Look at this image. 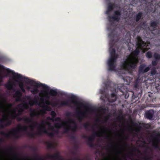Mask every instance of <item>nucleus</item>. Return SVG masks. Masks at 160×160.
<instances>
[{
  "label": "nucleus",
  "mask_w": 160,
  "mask_h": 160,
  "mask_svg": "<svg viewBox=\"0 0 160 160\" xmlns=\"http://www.w3.org/2000/svg\"><path fill=\"white\" fill-rule=\"evenodd\" d=\"M72 115V113L70 112H68L66 114V116L67 117H70Z\"/></svg>",
  "instance_id": "obj_43"
},
{
  "label": "nucleus",
  "mask_w": 160,
  "mask_h": 160,
  "mask_svg": "<svg viewBox=\"0 0 160 160\" xmlns=\"http://www.w3.org/2000/svg\"><path fill=\"white\" fill-rule=\"evenodd\" d=\"M105 138L106 139L110 140L111 141H112V140L111 139L110 136L108 135L106 136L105 137Z\"/></svg>",
  "instance_id": "obj_46"
},
{
  "label": "nucleus",
  "mask_w": 160,
  "mask_h": 160,
  "mask_svg": "<svg viewBox=\"0 0 160 160\" xmlns=\"http://www.w3.org/2000/svg\"><path fill=\"white\" fill-rule=\"evenodd\" d=\"M74 148L75 149H78V146L77 145V144H76L75 145V146H74Z\"/></svg>",
  "instance_id": "obj_57"
},
{
  "label": "nucleus",
  "mask_w": 160,
  "mask_h": 160,
  "mask_svg": "<svg viewBox=\"0 0 160 160\" xmlns=\"http://www.w3.org/2000/svg\"><path fill=\"white\" fill-rule=\"evenodd\" d=\"M139 28L138 27H136V28H135V30H136L138 29H139Z\"/></svg>",
  "instance_id": "obj_62"
},
{
  "label": "nucleus",
  "mask_w": 160,
  "mask_h": 160,
  "mask_svg": "<svg viewBox=\"0 0 160 160\" xmlns=\"http://www.w3.org/2000/svg\"><path fill=\"white\" fill-rule=\"evenodd\" d=\"M68 121L70 123L74 125V126L71 128L72 131L73 132H76L77 129V125L76 122L71 119H69Z\"/></svg>",
  "instance_id": "obj_20"
},
{
  "label": "nucleus",
  "mask_w": 160,
  "mask_h": 160,
  "mask_svg": "<svg viewBox=\"0 0 160 160\" xmlns=\"http://www.w3.org/2000/svg\"><path fill=\"white\" fill-rule=\"evenodd\" d=\"M122 79L124 82H127V84H129L131 80V78L129 77H123Z\"/></svg>",
  "instance_id": "obj_27"
},
{
  "label": "nucleus",
  "mask_w": 160,
  "mask_h": 160,
  "mask_svg": "<svg viewBox=\"0 0 160 160\" xmlns=\"http://www.w3.org/2000/svg\"><path fill=\"white\" fill-rule=\"evenodd\" d=\"M152 53L151 51H148L146 53V56L148 58H150L152 57Z\"/></svg>",
  "instance_id": "obj_33"
},
{
  "label": "nucleus",
  "mask_w": 160,
  "mask_h": 160,
  "mask_svg": "<svg viewBox=\"0 0 160 160\" xmlns=\"http://www.w3.org/2000/svg\"><path fill=\"white\" fill-rule=\"evenodd\" d=\"M45 125H48L50 126L51 125L50 123L47 121H42L39 129L38 134L41 135L42 133H46L49 136L53 138L54 136V134H58L59 131L58 130H54L53 129L54 127H52V130L53 131V132H49L46 129Z\"/></svg>",
  "instance_id": "obj_6"
},
{
  "label": "nucleus",
  "mask_w": 160,
  "mask_h": 160,
  "mask_svg": "<svg viewBox=\"0 0 160 160\" xmlns=\"http://www.w3.org/2000/svg\"><path fill=\"white\" fill-rule=\"evenodd\" d=\"M3 118H5L6 119L5 122H6V125L7 126L10 125L12 124V121L11 120H9L7 117Z\"/></svg>",
  "instance_id": "obj_31"
},
{
  "label": "nucleus",
  "mask_w": 160,
  "mask_h": 160,
  "mask_svg": "<svg viewBox=\"0 0 160 160\" xmlns=\"http://www.w3.org/2000/svg\"><path fill=\"white\" fill-rule=\"evenodd\" d=\"M134 86L136 88H138V83H136L134 85Z\"/></svg>",
  "instance_id": "obj_55"
},
{
  "label": "nucleus",
  "mask_w": 160,
  "mask_h": 160,
  "mask_svg": "<svg viewBox=\"0 0 160 160\" xmlns=\"http://www.w3.org/2000/svg\"><path fill=\"white\" fill-rule=\"evenodd\" d=\"M28 127L27 126H22L21 125H18V128L13 129L12 131L8 133H5L3 131H0V134L4 135L5 137L9 138L11 134L13 137L16 139H18L21 137V136L17 133L20 130L23 132H26L27 131Z\"/></svg>",
  "instance_id": "obj_5"
},
{
  "label": "nucleus",
  "mask_w": 160,
  "mask_h": 160,
  "mask_svg": "<svg viewBox=\"0 0 160 160\" xmlns=\"http://www.w3.org/2000/svg\"><path fill=\"white\" fill-rule=\"evenodd\" d=\"M13 85V82H9L6 84L5 87L8 89L11 90L12 89Z\"/></svg>",
  "instance_id": "obj_23"
},
{
  "label": "nucleus",
  "mask_w": 160,
  "mask_h": 160,
  "mask_svg": "<svg viewBox=\"0 0 160 160\" xmlns=\"http://www.w3.org/2000/svg\"><path fill=\"white\" fill-rule=\"evenodd\" d=\"M66 122L64 123H56L54 126L55 127L57 128H60L61 127H63L65 126Z\"/></svg>",
  "instance_id": "obj_28"
},
{
  "label": "nucleus",
  "mask_w": 160,
  "mask_h": 160,
  "mask_svg": "<svg viewBox=\"0 0 160 160\" xmlns=\"http://www.w3.org/2000/svg\"><path fill=\"white\" fill-rule=\"evenodd\" d=\"M87 113L86 112L79 111L76 112L77 117L79 121H81L86 117Z\"/></svg>",
  "instance_id": "obj_13"
},
{
  "label": "nucleus",
  "mask_w": 160,
  "mask_h": 160,
  "mask_svg": "<svg viewBox=\"0 0 160 160\" xmlns=\"http://www.w3.org/2000/svg\"><path fill=\"white\" fill-rule=\"evenodd\" d=\"M154 112L152 110H150L145 113V116L146 118L149 120H152L154 116Z\"/></svg>",
  "instance_id": "obj_15"
},
{
  "label": "nucleus",
  "mask_w": 160,
  "mask_h": 160,
  "mask_svg": "<svg viewBox=\"0 0 160 160\" xmlns=\"http://www.w3.org/2000/svg\"><path fill=\"white\" fill-rule=\"evenodd\" d=\"M118 153H119V154H121V153H122V151H119V152H118Z\"/></svg>",
  "instance_id": "obj_61"
},
{
  "label": "nucleus",
  "mask_w": 160,
  "mask_h": 160,
  "mask_svg": "<svg viewBox=\"0 0 160 160\" xmlns=\"http://www.w3.org/2000/svg\"><path fill=\"white\" fill-rule=\"evenodd\" d=\"M144 159H145V160L147 159V160H151V158L148 157H145L144 158Z\"/></svg>",
  "instance_id": "obj_53"
},
{
  "label": "nucleus",
  "mask_w": 160,
  "mask_h": 160,
  "mask_svg": "<svg viewBox=\"0 0 160 160\" xmlns=\"http://www.w3.org/2000/svg\"><path fill=\"white\" fill-rule=\"evenodd\" d=\"M100 93L102 94H104L105 93V91L104 89L100 90Z\"/></svg>",
  "instance_id": "obj_51"
},
{
  "label": "nucleus",
  "mask_w": 160,
  "mask_h": 160,
  "mask_svg": "<svg viewBox=\"0 0 160 160\" xmlns=\"http://www.w3.org/2000/svg\"><path fill=\"white\" fill-rule=\"evenodd\" d=\"M131 2L134 7L143 6L149 12H154L160 5V0H132Z\"/></svg>",
  "instance_id": "obj_4"
},
{
  "label": "nucleus",
  "mask_w": 160,
  "mask_h": 160,
  "mask_svg": "<svg viewBox=\"0 0 160 160\" xmlns=\"http://www.w3.org/2000/svg\"><path fill=\"white\" fill-rule=\"evenodd\" d=\"M19 86L21 90H22V91L23 92H25V90L24 88V85H23V83H22V82L20 83L19 84Z\"/></svg>",
  "instance_id": "obj_36"
},
{
  "label": "nucleus",
  "mask_w": 160,
  "mask_h": 160,
  "mask_svg": "<svg viewBox=\"0 0 160 160\" xmlns=\"http://www.w3.org/2000/svg\"><path fill=\"white\" fill-rule=\"evenodd\" d=\"M54 121H55L57 122H61L62 120L60 117H57L56 118L54 119Z\"/></svg>",
  "instance_id": "obj_42"
},
{
  "label": "nucleus",
  "mask_w": 160,
  "mask_h": 160,
  "mask_svg": "<svg viewBox=\"0 0 160 160\" xmlns=\"http://www.w3.org/2000/svg\"><path fill=\"white\" fill-rule=\"evenodd\" d=\"M18 107L20 109L18 111L19 114H16L15 110H14V114L11 115V118L12 119H15L17 117L20 115L23 111V109H28V104L25 102L24 103L20 104L18 105Z\"/></svg>",
  "instance_id": "obj_10"
},
{
  "label": "nucleus",
  "mask_w": 160,
  "mask_h": 160,
  "mask_svg": "<svg viewBox=\"0 0 160 160\" xmlns=\"http://www.w3.org/2000/svg\"><path fill=\"white\" fill-rule=\"evenodd\" d=\"M8 106L10 107H12V103H9L8 104Z\"/></svg>",
  "instance_id": "obj_56"
},
{
  "label": "nucleus",
  "mask_w": 160,
  "mask_h": 160,
  "mask_svg": "<svg viewBox=\"0 0 160 160\" xmlns=\"http://www.w3.org/2000/svg\"><path fill=\"white\" fill-rule=\"evenodd\" d=\"M102 110L103 111V112H105L107 110H108V109H107L106 108H102Z\"/></svg>",
  "instance_id": "obj_58"
},
{
  "label": "nucleus",
  "mask_w": 160,
  "mask_h": 160,
  "mask_svg": "<svg viewBox=\"0 0 160 160\" xmlns=\"http://www.w3.org/2000/svg\"><path fill=\"white\" fill-rule=\"evenodd\" d=\"M153 57L155 60L152 61V64L153 66H155L158 64V60H160V55L155 52L154 54Z\"/></svg>",
  "instance_id": "obj_16"
},
{
  "label": "nucleus",
  "mask_w": 160,
  "mask_h": 160,
  "mask_svg": "<svg viewBox=\"0 0 160 160\" xmlns=\"http://www.w3.org/2000/svg\"><path fill=\"white\" fill-rule=\"evenodd\" d=\"M92 130L93 131V133L92 134L90 137L88 138V141L87 142V144L90 147L92 148L94 146V144L93 143L96 137H99V133L94 131V128L93 126L92 127Z\"/></svg>",
  "instance_id": "obj_11"
},
{
  "label": "nucleus",
  "mask_w": 160,
  "mask_h": 160,
  "mask_svg": "<svg viewBox=\"0 0 160 160\" xmlns=\"http://www.w3.org/2000/svg\"><path fill=\"white\" fill-rule=\"evenodd\" d=\"M22 95V93L20 90L17 91L14 94L15 96L17 98L16 101L17 102L20 101L21 100V98Z\"/></svg>",
  "instance_id": "obj_21"
},
{
  "label": "nucleus",
  "mask_w": 160,
  "mask_h": 160,
  "mask_svg": "<svg viewBox=\"0 0 160 160\" xmlns=\"http://www.w3.org/2000/svg\"><path fill=\"white\" fill-rule=\"evenodd\" d=\"M128 48L129 50H130L131 49V48L130 47H128Z\"/></svg>",
  "instance_id": "obj_64"
},
{
  "label": "nucleus",
  "mask_w": 160,
  "mask_h": 160,
  "mask_svg": "<svg viewBox=\"0 0 160 160\" xmlns=\"http://www.w3.org/2000/svg\"><path fill=\"white\" fill-rule=\"evenodd\" d=\"M137 40V48L128 56L127 60L121 63V67L124 70L128 71L131 69H135L138 62V57L140 53V50L143 49L144 52L148 50L146 48H143L144 47L147 46V45L145 42L142 41L140 37L138 36Z\"/></svg>",
  "instance_id": "obj_1"
},
{
  "label": "nucleus",
  "mask_w": 160,
  "mask_h": 160,
  "mask_svg": "<svg viewBox=\"0 0 160 160\" xmlns=\"http://www.w3.org/2000/svg\"><path fill=\"white\" fill-rule=\"evenodd\" d=\"M46 98L47 99V100H46L45 101V103L47 105H50L51 103H50V102H49V97L48 96H46Z\"/></svg>",
  "instance_id": "obj_39"
},
{
  "label": "nucleus",
  "mask_w": 160,
  "mask_h": 160,
  "mask_svg": "<svg viewBox=\"0 0 160 160\" xmlns=\"http://www.w3.org/2000/svg\"><path fill=\"white\" fill-rule=\"evenodd\" d=\"M141 125L145 128L149 129L151 127V125L149 123H142Z\"/></svg>",
  "instance_id": "obj_32"
},
{
  "label": "nucleus",
  "mask_w": 160,
  "mask_h": 160,
  "mask_svg": "<svg viewBox=\"0 0 160 160\" xmlns=\"http://www.w3.org/2000/svg\"><path fill=\"white\" fill-rule=\"evenodd\" d=\"M82 138H87L88 137L87 136L84 135L82 136Z\"/></svg>",
  "instance_id": "obj_54"
},
{
  "label": "nucleus",
  "mask_w": 160,
  "mask_h": 160,
  "mask_svg": "<svg viewBox=\"0 0 160 160\" xmlns=\"http://www.w3.org/2000/svg\"><path fill=\"white\" fill-rule=\"evenodd\" d=\"M46 144L47 145V148L48 149H50L53 148V146L52 143L49 142H47Z\"/></svg>",
  "instance_id": "obj_37"
},
{
  "label": "nucleus",
  "mask_w": 160,
  "mask_h": 160,
  "mask_svg": "<svg viewBox=\"0 0 160 160\" xmlns=\"http://www.w3.org/2000/svg\"><path fill=\"white\" fill-rule=\"evenodd\" d=\"M51 115L52 116V118L54 119L56 116V114L54 111H52L51 112Z\"/></svg>",
  "instance_id": "obj_40"
},
{
  "label": "nucleus",
  "mask_w": 160,
  "mask_h": 160,
  "mask_svg": "<svg viewBox=\"0 0 160 160\" xmlns=\"http://www.w3.org/2000/svg\"><path fill=\"white\" fill-rule=\"evenodd\" d=\"M111 82L109 81L107 82L105 84V87L107 89H108L109 87H110Z\"/></svg>",
  "instance_id": "obj_38"
},
{
  "label": "nucleus",
  "mask_w": 160,
  "mask_h": 160,
  "mask_svg": "<svg viewBox=\"0 0 160 160\" xmlns=\"http://www.w3.org/2000/svg\"><path fill=\"white\" fill-rule=\"evenodd\" d=\"M70 130V129L69 128H66L65 129V131H64V133H67L68 131H69Z\"/></svg>",
  "instance_id": "obj_44"
},
{
  "label": "nucleus",
  "mask_w": 160,
  "mask_h": 160,
  "mask_svg": "<svg viewBox=\"0 0 160 160\" xmlns=\"http://www.w3.org/2000/svg\"><path fill=\"white\" fill-rule=\"evenodd\" d=\"M153 146L154 147L156 148H159V146H158V145L156 143H153Z\"/></svg>",
  "instance_id": "obj_48"
},
{
  "label": "nucleus",
  "mask_w": 160,
  "mask_h": 160,
  "mask_svg": "<svg viewBox=\"0 0 160 160\" xmlns=\"http://www.w3.org/2000/svg\"><path fill=\"white\" fill-rule=\"evenodd\" d=\"M111 96L112 98H114L113 102L115 101L116 100V94L115 93H112L111 94Z\"/></svg>",
  "instance_id": "obj_41"
},
{
  "label": "nucleus",
  "mask_w": 160,
  "mask_h": 160,
  "mask_svg": "<svg viewBox=\"0 0 160 160\" xmlns=\"http://www.w3.org/2000/svg\"><path fill=\"white\" fill-rule=\"evenodd\" d=\"M115 30V29H113L112 32L108 34V37L110 39L109 42L110 56L108 61V70L109 71H113L115 69L116 63L118 57V55L116 53L115 49L113 48L115 43L114 38L115 35L114 34Z\"/></svg>",
  "instance_id": "obj_3"
},
{
  "label": "nucleus",
  "mask_w": 160,
  "mask_h": 160,
  "mask_svg": "<svg viewBox=\"0 0 160 160\" xmlns=\"http://www.w3.org/2000/svg\"><path fill=\"white\" fill-rule=\"evenodd\" d=\"M6 119L5 118H2L0 119V128L1 129H3L5 128L6 126V123L4 124V123L5 122Z\"/></svg>",
  "instance_id": "obj_22"
},
{
  "label": "nucleus",
  "mask_w": 160,
  "mask_h": 160,
  "mask_svg": "<svg viewBox=\"0 0 160 160\" xmlns=\"http://www.w3.org/2000/svg\"><path fill=\"white\" fill-rule=\"evenodd\" d=\"M83 127L87 131H89V127L91 126V124L89 122L85 123L83 125Z\"/></svg>",
  "instance_id": "obj_30"
},
{
  "label": "nucleus",
  "mask_w": 160,
  "mask_h": 160,
  "mask_svg": "<svg viewBox=\"0 0 160 160\" xmlns=\"http://www.w3.org/2000/svg\"><path fill=\"white\" fill-rule=\"evenodd\" d=\"M14 156H15L16 158H17L18 157H17V155L16 154H14Z\"/></svg>",
  "instance_id": "obj_63"
},
{
  "label": "nucleus",
  "mask_w": 160,
  "mask_h": 160,
  "mask_svg": "<svg viewBox=\"0 0 160 160\" xmlns=\"http://www.w3.org/2000/svg\"><path fill=\"white\" fill-rule=\"evenodd\" d=\"M141 129V127L140 126H139L138 128L135 130L136 132L137 133L139 132H140Z\"/></svg>",
  "instance_id": "obj_45"
},
{
  "label": "nucleus",
  "mask_w": 160,
  "mask_h": 160,
  "mask_svg": "<svg viewBox=\"0 0 160 160\" xmlns=\"http://www.w3.org/2000/svg\"><path fill=\"white\" fill-rule=\"evenodd\" d=\"M5 70L8 74H12L13 77L18 80L20 81L22 79H24L27 83L31 86H35L34 87L32 88V89L30 90V92L33 94H37L39 92L38 88L42 87L46 90L48 89L47 85L42 83L37 82L33 80H30L28 78H23L21 75L15 73L9 68L5 69L3 66L0 64V70Z\"/></svg>",
  "instance_id": "obj_2"
},
{
  "label": "nucleus",
  "mask_w": 160,
  "mask_h": 160,
  "mask_svg": "<svg viewBox=\"0 0 160 160\" xmlns=\"http://www.w3.org/2000/svg\"><path fill=\"white\" fill-rule=\"evenodd\" d=\"M142 16V12H138L136 15V21L138 22L141 19Z\"/></svg>",
  "instance_id": "obj_25"
},
{
  "label": "nucleus",
  "mask_w": 160,
  "mask_h": 160,
  "mask_svg": "<svg viewBox=\"0 0 160 160\" xmlns=\"http://www.w3.org/2000/svg\"><path fill=\"white\" fill-rule=\"evenodd\" d=\"M47 119L48 120H52V121H54V119L53 118H51L49 117H48L47 118Z\"/></svg>",
  "instance_id": "obj_50"
},
{
  "label": "nucleus",
  "mask_w": 160,
  "mask_h": 160,
  "mask_svg": "<svg viewBox=\"0 0 160 160\" xmlns=\"http://www.w3.org/2000/svg\"><path fill=\"white\" fill-rule=\"evenodd\" d=\"M27 88L28 90H29V89H32V87H28Z\"/></svg>",
  "instance_id": "obj_59"
},
{
  "label": "nucleus",
  "mask_w": 160,
  "mask_h": 160,
  "mask_svg": "<svg viewBox=\"0 0 160 160\" xmlns=\"http://www.w3.org/2000/svg\"><path fill=\"white\" fill-rule=\"evenodd\" d=\"M13 150V148L11 147L9 148L8 149V151L10 152H12Z\"/></svg>",
  "instance_id": "obj_49"
},
{
  "label": "nucleus",
  "mask_w": 160,
  "mask_h": 160,
  "mask_svg": "<svg viewBox=\"0 0 160 160\" xmlns=\"http://www.w3.org/2000/svg\"><path fill=\"white\" fill-rule=\"evenodd\" d=\"M26 98L28 100H30L29 102V104L31 106H33L34 104H38L40 106V104H38V101L36 98H34L33 100H31V98L30 96H27Z\"/></svg>",
  "instance_id": "obj_17"
},
{
  "label": "nucleus",
  "mask_w": 160,
  "mask_h": 160,
  "mask_svg": "<svg viewBox=\"0 0 160 160\" xmlns=\"http://www.w3.org/2000/svg\"><path fill=\"white\" fill-rule=\"evenodd\" d=\"M145 64H141L139 68L138 72L140 73H144L147 72L150 69L149 67H146Z\"/></svg>",
  "instance_id": "obj_12"
},
{
  "label": "nucleus",
  "mask_w": 160,
  "mask_h": 160,
  "mask_svg": "<svg viewBox=\"0 0 160 160\" xmlns=\"http://www.w3.org/2000/svg\"><path fill=\"white\" fill-rule=\"evenodd\" d=\"M157 68L153 67L152 68L150 72V76L153 77V78H155L156 76L158 75V73L157 69Z\"/></svg>",
  "instance_id": "obj_19"
},
{
  "label": "nucleus",
  "mask_w": 160,
  "mask_h": 160,
  "mask_svg": "<svg viewBox=\"0 0 160 160\" xmlns=\"http://www.w3.org/2000/svg\"><path fill=\"white\" fill-rule=\"evenodd\" d=\"M158 24V21H152L151 22L150 26L151 27H152L153 28H155V27L157 26V25Z\"/></svg>",
  "instance_id": "obj_26"
},
{
  "label": "nucleus",
  "mask_w": 160,
  "mask_h": 160,
  "mask_svg": "<svg viewBox=\"0 0 160 160\" xmlns=\"http://www.w3.org/2000/svg\"><path fill=\"white\" fill-rule=\"evenodd\" d=\"M38 115L37 113L34 110L31 111L30 114V116L31 118L35 116H37Z\"/></svg>",
  "instance_id": "obj_35"
},
{
  "label": "nucleus",
  "mask_w": 160,
  "mask_h": 160,
  "mask_svg": "<svg viewBox=\"0 0 160 160\" xmlns=\"http://www.w3.org/2000/svg\"><path fill=\"white\" fill-rule=\"evenodd\" d=\"M122 15L121 11L119 10L115 11L112 16L108 17L109 21L110 22L111 26H112L113 22L112 21L118 22L119 21L120 17Z\"/></svg>",
  "instance_id": "obj_9"
},
{
  "label": "nucleus",
  "mask_w": 160,
  "mask_h": 160,
  "mask_svg": "<svg viewBox=\"0 0 160 160\" xmlns=\"http://www.w3.org/2000/svg\"><path fill=\"white\" fill-rule=\"evenodd\" d=\"M52 108L51 107L48 106H46L45 107V108L42 109L40 110V112L43 113H46V111H51Z\"/></svg>",
  "instance_id": "obj_24"
},
{
  "label": "nucleus",
  "mask_w": 160,
  "mask_h": 160,
  "mask_svg": "<svg viewBox=\"0 0 160 160\" xmlns=\"http://www.w3.org/2000/svg\"><path fill=\"white\" fill-rule=\"evenodd\" d=\"M25 158H28V160H42V158L40 157L37 155L35 156V157L34 159H28L27 157H25Z\"/></svg>",
  "instance_id": "obj_34"
},
{
  "label": "nucleus",
  "mask_w": 160,
  "mask_h": 160,
  "mask_svg": "<svg viewBox=\"0 0 160 160\" xmlns=\"http://www.w3.org/2000/svg\"><path fill=\"white\" fill-rule=\"evenodd\" d=\"M41 100L42 102H43V101H44V99H43V98H41Z\"/></svg>",
  "instance_id": "obj_60"
},
{
  "label": "nucleus",
  "mask_w": 160,
  "mask_h": 160,
  "mask_svg": "<svg viewBox=\"0 0 160 160\" xmlns=\"http://www.w3.org/2000/svg\"><path fill=\"white\" fill-rule=\"evenodd\" d=\"M70 99L68 101H63L61 102L60 104V106H70L71 104L69 103V101H70L71 103L74 104H78L79 106L81 107H84V104L82 102L78 103L76 101L77 98L74 95H72L70 98Z\"/></svg>",
  "instance_id": "obj_8"
},
{
  "label": "nucleus",
  "mask_w": 160,
  "mask_h": 160,
  "mask_svg": "<svg viewBox=\"0 0 160 160\" xmlns=\"http://www.w3.org/2000/svg\"><path fill=\"white\" fill-rule=\"evenodd\" d=\"M17 120L18 122L21 121L22 120L26 122H34V125H30L29 127L31 128L32 131L31 132H28L26 133V134L27 136L31 138H34L35 137V133L33 132L34 128H35V126L37 125H38V123L36 122H34L33 120L30 118L28 117H22L21 118L19 117H17Z\"/></svg>",
  "instance_id": "obj_7"
},
{
  "label": "nucleus",
  "mask_w": 160,
  "mask_h": 160,
  "mask_svg": "<svg viewBox=\"0 0 160 160\" xmlns=\"http://www.w3.org/2000/svg\"><path fill=\"white\" fill-rule=\"evenodd\" d=\"M71 139H73V140H75L76 138L75 136L74 135H72L70 137Z\"/></svg>",
  "instance_id": "obj_52"
},
{
  "label": "nucleus",
  "mask_w": 160,
  "mask_h": 160,
  "mask_svg": "<svg viewBox=\"0 0 160 160\" xmlns=\"http://www.w3.org/2000/svg\"><path fill=\"white\" fill-rule=\"evenodd\" d=\"M49 93L51 95L53 96H56L58 94L57 91L52 89H51L50 90Z\"/></svg>",
  "instance_id": "obj_29"
},
{
  "label": "nucleus",
  "mask_w": 160,
  "mask_h": 160,
  "mask_svg": "<svg viewBox=\"0 0 160 160\" xmlns=\"http://www.w3.org/2000/svg\"><path fill=\"white\" fill-rule=\"evenodd\" d=\"M110 117V115H108L106 117H105L104 118V119L105 120V122H106L107 120H108Z\"/></svg>",
  "instance_id": "obj_47"
},
{
  "label": "nucleus",
  "mask_w": 160,
  "mask_h": 160,
  "mask_svg": "<svg viewBox=\"0 0 160 160\" xmlns=\"http://www.w3.org/2000/svg\"><path fill=\"white\" fill-rule=\"evenodd\" d=\"M116 7L117 4L115 3H109L108 4L106 13L107 15H109L110 14V12L112 11L113 9Z\"/></svg>",
  "instance_id": "obj_14"
},
{
  "label": "nucleus",
  "mask_w": 160,
  "mask_h": 160,
  "mask_svg": "<svg viewBox=\"0 0 160 160\" xmlns=\"http://www.w3.org/2000/svg\"><path fill=\"white\" fill-rule=\"evenodd\" d=\"M47 158L51 159H57L58 160H61V156L58 153H56L54 155H48L47 156Z\"/></svg>",
  "instance_id": "obj_18"
}]
</instances>
